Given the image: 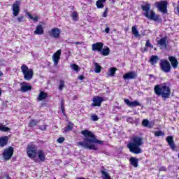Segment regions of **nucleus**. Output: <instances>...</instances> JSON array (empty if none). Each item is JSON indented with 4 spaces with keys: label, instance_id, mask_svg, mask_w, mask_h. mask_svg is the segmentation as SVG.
Returning a JSON list of instances; mask_svg holds the SVG:
<instances>
[{
    "label": "nucleus",
    "instance_id": "14",
    "mask_svg": "<svg viewBox=\"0 0 179 179\" xmlns=\"http://www.w3.org/2000/svg\"><path fill=\"white\" fill-rule=\"evenodd\" d=\"M138 78V73L135 71H129L123 76L124 80H129V79H136Z\"/></svg>",
    "mask_w": 179,
    "mask_h": 179
},
{
    "label": "nucleus",
    "instance_id": "55",
    "mask_svg": "<svg viewBox=\"0 0 179 179\" xmlns=\"http://www.w3.org/2000/svg\"><path fill=\"white\" fill-rule=\"evenodd\" d=\"M113 3H115V0H112Z\"/></svg>",
    "mask_w": 179,
    "mask_h": 179
},
{
    "label": "nucleus",
    "instance_id": "58",
    "mask_svg": "<svg viewBox=\"0 0 179 179\" xmlns=\"http://www.w3.org/2000/svg\"><path fill=\"white\" fill-rule=\"evenodd\" d=\"M178 158L179 159V153L178 154Z\"/></svg>",
    "mask_w": 179,
    "mask_h": 179
},
{
    "label": "nucleus",
    "instance_id": "34",
    "mask_svg": "<svg viewBox=\"0 0 179 179\" xmlns=\"http://www.w3.org/2000/svg\"><path fill=\"white\" fill-rule=\"evenodd\" d=\"M131 33L134 34V36H135V37H139V36H141L138 31V29H136V27L135 26L131 27Z\"/></svg>",
    "mask_w": 179,
    "mask_h": 179
},
{
    "label": "nucleus",
    "instance_id": "48",
    "mask_svg": "<svg viewBox=\"0 0 179 179\" xmlns=\"http://www.w3.org/2000/svg\"><path fill=\"white\" fill-rule=\"evenodd\" d=\"M159 171H167V168H166V166H160Z\"/></svg>",
    "mask_w": 179,
    "mask_h": 179
},
{
    "label": "nucleus",
    "instance_id": "9",
    "mask_svg": "<svg viewBox=\"0 0 179 179\" xmlns=\"http://www.w3.org/2000/svg\"><path fill=\"white\" fill-rule=\"evenodd\" d=\"M156 7L162 13H167V1H166L156 2Z\"/></svg>",
    "mask_w": 179,
    "mask_h": 179
},
{
    "label": "nucleus",
    "instance_id": "24",
    "mask_svg": "<svg viewBox=\"0 0 179 179\" xmlns=\"http://www.w3.org/2000/svg\"><path fill=\"white\" fill-rule=\"evenodd\" d=\"M73 129V123L72 122H69L68 125H66L64 128H63V133L66 134L67 132H70Z\"/></svg>",
    "mask_w": 179,
    "mask_h": 179
},
{
    "label": "nucleus",
    "instance_id": "10",
    "mask_svg": "<svg viewBox=\"0 0 179 179\" xmlns=\"http://www.w3.org/2000/svg\"><path fill=\"white\" fill-rule=\"evenodd\" d=\"M49 36L53 38H59L61 36V29L59 28H52L48 31Z\"/></svg>",
    "mask_w": 179,
    "mask_h": 179
},
{
    "label": "nucleus",
    "instance_id": "11",
    "mask_svg": "<svg viewBox=\"0 0 179 179\" xmlns=\"http://www.w3.org/2000/svg\"><path fill=\"white\" fill-rule=\"evenodd\" d=\"M103 101H104V98L96 96L94 97L92 106V107H101V103H103Z\"/></svg>",
    "mask_w": 179,
    "mask_h": 179
},
{
    "label": "nucleus",
    "instance_id": "5",
    "mask_svg": "<svg viewBox=\"0 0 179 179\" xmlns=\"http://www.w3.org/2000/svg\"><path fill=\"white\" fill-rule=\"evenodd\" d=\"M21 72L24 75V80H31L34 75V71L31 69H29V66L26 64H22L21 66Z\"/></svg>",
    "mask_w": 179,
    "mask_h": 179
},
{
    "label": "nucleus",
    "instance_id": "26",
    "mask_svg": "<svg viewBox=\"0 0 179 179\" xmlns=\"http://www.w3.org/2000/svg\"><path fill=\"white\" fill-rule=\"evenodd\" d=\"M38 157L42 162H45V152H44V150H39L38 151Z\"/></svg>",
    "mask_w": 179,
    "mask_h": 179
},
{
    "label": "nucleus",
    "instance_id": "40",
    "mask_svg": "<svg viewBox=\"0 0 179 179\" xmlns=\"http://www.w3.org/2000/svg\"><path fill=\"white\" fill-rule=\"evenodd\" d=\"M155 136H164V132H163L162 131H155Z\"/></svg>",
    "mask_w": 179,
    "mask_h": 179
},
{
    "label": "nucleus",
    "instance_id": "39",
    "mask_svg": "<svg viewBox=\"0 0 179 179\" xmlns=\"http://www.w3.org/2000/svg\"><path fill=\"white\" fill-rule=\"evenodd\" d=\"M94 71H95L96 73H100V72H101V66L99 65V64L96 63Z\"/></svg>",
    "mask_w": 179,
    "mask_h": 179
},
{
    "label": "nucleus",
    "instance_id": "19",
    "mask_svg": "<svg viewBox=\"0 0 179 179\" xmlns=\"http://www.w3.org/2000/svg\"><path fill=\"white\" fill-rule=\"evenodd\" d=\"M166 141L171 150H176V144L174 143V138H173V136H168L166 138Z\"/></svg>",
    "mask_w": 179,
    "mask_h": 179
},
{
    "label": "nucleus",
    "instance_id": "36",
    "mask_svg": "<svg viewBox=\"0 0 179 179\" xmlns=\"http://www.w3.org/2000/svg\"><path fill=\"white\" fill-rule=\"evenodd\" d=\"M102 176H103V179H111V176L104 170H101Z\"/></svg>",
    "mask_w": 179,
    "mask_h": 179
},
{
    "label": "nucleus",
    "instance_id": "4",
    "mask_svg": "<svg viewBox=\"0 0 179 179\" xmlns=\"http://www.w3.org/2000/svg\"><path fill=\"white\" fill-rule=\"evenodd\" d=\"M154 92L157 96H161L164 100H167L171 94V90L167 85H156L154 87Z\"/></svg>",
    "mask_w": 179,
    "mask_h": 179
},
{
    "label": "nucleus",
    "instance_id": "47",
    "mask_svg": "<svg viewBox=\"0 0 179 179\" xmlns=\"http://www.w3.org/2000/svg\"><path fill=\"white\" fill-rule=\"evenodd\" d=\"M91 120L92 121H99V116H97L96 115H94L91 117Z\"/></svg>",
    "mask_w": 179,
    "mask_h": 179
},
{
    "label": "nucleus",
    "instance_id": "56",
    "mask_svg": "<svg viewBox=\"0 0 179 179\" xmlns=\"http://www.w3.org/2000/svg\"><path fill=\"white\" fill-rule=\"evenodd\" d=\"M2 94V90L0 89V96Z\"/></svg>",
    "mask_w": 179,
    "mask_h": 179
},
{
    "label": "nucleus",
    "instance_id": "7",
    "mask_svg": "<svg viewBox=\"0 0 179 179\" xmlns=\"http://www.w3.org/2000/svg\"><path fill=\"white\" fill-rule=\"evenodd\" d=\"M159 68L162 72L165 73H169L171 71V64L170 62L166 59H162L159 62Z\"/></svg>",
    "mask_w": 179,
    "mask_h": 179
},
{
    "label": "nucleus",
    "instance_id": "22",
    "mask_svg": "<svg viewBox=\"0 0 179 179\" xmlns=\"http://www.w3.org/2000/svg\"><path fill=\"white\" fill-rule=\"evenodd\" d=\"M148 48H153V45H152V43H150V40H147L146 43L145 44V48H141V52H148Z\"/></svg>",
    "mask_w": 179,
    "mask_h": 179
},
{
    "label": "nucleus",
    "instance_id": "51",
    "mask_svg": "<svg viewBox=\"0 0 179 179\" xmlns=\"http://www.w3.org/2000/svg\"><path fill=\"white\" fill-rule=\"evenodd\" d=\"M105 33H106L107 34H108V33H110V27H106L105 29Z\"/></svg>",
    "mask_w": 179,
    "mask_h": 179
},
{
    "label": "nucleus",
    "instance_id": "15",
    "mask_svg": "<svg viewBox=\"0 0 179 179\" xmlns=\"http://www.w3.org/2000/svg\"><path fill=\"white\" fill-rule=\"evenodd\" d=\"M103 47H104V43L102 42H96L92 45V51H98L100 52L103 50Z\"/></svg>",
    "mask_w": 179,
    "mask_h": 179
},
{
    "label": "nucleus",
    "instance_id": "53",
    "mask_svg": "<svg viewBox=\"0 0 179 179\" xmlns=\"http://www.w3.org/2000/svg\"><path fill=\"white\" fill-rule=\"evenodd\" d=\"M2 76H3V73L1 71H0V79L1 78H2Z\"/></svg>",
    "mask_w": 179,
    "mask_h": 179
},
{
    "label": "nucleus",
    "instance_id": "45",
    "mask_svg": "<svg viewBox=\"0 0 179 179\" xmlns=\"http://www.w3.org/2000/svg\"><path fill=\"white\" fill-rule=\"evenodd\" d=\"M72 17H73V19H74V20H78V12H76V11L73 12Z\"/></svg>",
    "mask_w": 179,
    "mask_h": 179
},
{
    "label": "nucleus",
    "instance_id": "42",
    "mask_svg": "<svg viewBox=\"0 0 179 179\" xmlns=\"http://www.w3.org/2000/svg\"><path fill=\"white\" fill-rule=\"evenodd\" d=\"M61 108H62V114L63 115H65V106L64 105V101H62V103H61Z\"/></svg>",
    "mask_w": 179,
    "mask_h": 179
},
{
    "label": "nucleus",
    "instance_id": "28",
    "mask_svg": "<svg viewBox=\"0 0 179 179\" xmlns=\"http://www.w3.org/2000/svg\"><path fill=\"white\" fill-rule=\"evenodd\" d=\"M38 122H40L39 120L31 119L28 124V127L29 128H34V127L38 125Z\"/></svg>",
    "mask_w": 179,
    "mask_h": 179
},
{
    "label": "nucleus",
    "instance_id": "1",
    "mask_svg": "<svg viewBox=\"0 0 179 179\" xmlns=\"http://www.w3.org/2000/svg\"><path fill=\"white\" fill-rule=\"evenodd\" d=\"M81 134L83 135L85 138L84 142L80 141L78 143V146H83L90 150H99V147L94 144L89 143H98V145H104V142L97 139V137L93 134V132L89 130H83Z\"/></svg>",
    "mask_w": 179,
    "mask_h": 179
},
{
    "label": "nucleus",
    "instance_id": "31",
    "mask_svg": "<svg viewBox=\"0 0 179 179\" xmlns=\"http://www.w3.org/2000/svg\"><path fill=\"white\" fill-rule=\"evenodd\" d=\"M100 52L103 57H108V55H110V48L106 47V48H102Z\"/></svg>",
    "mask_w": 179,
    "mask_h": 179
},
{
    "label": "nucleus",
    "instance_id": "41",
    "mask_svg": "<svg viewBox=\"0 0 179 179\" xmlns=\"http://www.w3.org/2000/svg\"><path fill=\"white\" fill-rule=\"evenodd\" d=\"M71 69L76 71V72H79V66L76 64H71Z\"/></svg>",
    "mask_w": 179,
    "mask_h": 179
},
{
    "label": "nucleus",
    "instance_id": "33",
    "mask_svg": "<svg viewBox=\"0 0 179 179\" xmlns=\"http://www.w3.org/2000/svg\"><path fill=\"white\" fill-rule=\"evenodd\" d=\"M142 125L143 127H148V128H152L153 125H152V122H149L147 119H144L142 121Z\"/></svg>",
    "mask_w": 179,
    "mask_h": 179
},
{
    "label": "nucleus",
    "instance_id": "29",
    "mask_svg": "<svg viewBox=\"0 0 179 179\" xmlns=\"http://www.w3.org/2000/svg\"><path fill=\"white\" fill-rule=\"evenodd\" d=\"M106 1L107 0H98L96 2V8H98V9H103V8H104L103 3L106 2Z\"/></svg>",
    "mask_w": 179,
    "mask_h": 179
},
{
    "label": "nucleus",
    "instance_id": "21",
    "mask_svg": "<svg viewBox=\"0 0 179 179\" xmlns=\"http://www.w3.org/2000/svg\"><path fill=\"white\" fill-rule=\"evenodd\" d=\"M160 60V58L157 55H151L148 62L150 63L151 65H156L157 62Z\"/></svg>",
    "mask_w": 179,
    "mask_h": 179
},
{
    "label": "nucleus",
    "instance_id": "16",
    "mask_svg": "<svg viewBox=\"0 0 179 179\" xmlns=\"http://www.w3.org/2000/svg\"><path fill=\"white\" fill-rule=\"evenodd\" d=\"M21 87H20V92L22 93H26L27 92H30L31 89H33V87L31 85H29L27 84L26 82H23L21 84Z\"/></svg>",
    "mask_w": 179,
    "mask_h": 179
},
{
    "label": "nucleus",
    "instance_id": "3",
    "mask_svg": "<svg viewBox=\"0 0 179 179\" xmlns=\"http://www.w3.org/2000/svg\"><path fill=\"white\" fill-rule=\"evenodd\" d=\"M142 10H144L145 12L144 13V16L147 17V19H149L150 20H153L154 22H157L159 23V22H162V17L159 15H157L153 10H150V4L146 3L144 6H141Z\"/></svg>",
    "mask_w": 179,
    "mask_h": 179
},
{
    "label": "nucleus",
    "instance_id": "43",
    "mask_svg": "<svg viewBox=\"0 0 179 179\" xmlns=\"http://www.w3.org/2000/svg\"><path fill=\"white\" fill-rule=\"evenodd\" d=\"M39 129L41 131H47V125L46 124H43L38 127Z\"/></svg>",
    "mask_w": 179,
    "mask_h": 179
},
{
    "label": "nucleus",
    "instance_id": "38",
    "mask_svg": "<svg viewBox=\"0 0 179 179\" xmlns=\"http://www.w3.org/2000/svg\"><path fill=\"white\" fill-rule=\"evenodd\" d=\"M27 15L28 17H29V18L31 19V20H34V22H38V16L33 17V15L30 13H27Z\"/></svg>",
    "mask_w": 179,
    "mask_h": 179
},
{
    "label": "nucleus",
    "instance_id": "59",
    "mask_svg": "<svg viewBox=\"0 0 179 179\" xmlns=\"http://www.w3.org/2000/svg\"><path fill=\"white\" fill-rule=\"evenodd\" d=\"M150 76H153V75H150Z\"/></svg>",
    "mask_w": 179,
    "mask_h": 179
},
{
    "label": "nucleus",
    "instance_id": "20",
    "mask_svg": "<svg viewBox=\"0 0 179 179\" xmlns=\"http://www.w3.org/2000/svg\"><path fill=\"white\" fill-rule=\"evenodd\" d=\"M8 142H9V137L8 136H4L0 137V146L1 148H3L8 145Z\"/></svg>",
    "mask_w": 179,
    "mask_h": 179
},
{
    "label": "nucleus",
    "instance_id": "52",
    "mask_svg": "<svg viewBox=\"0 0 179 179\" xmlns=\"http://www.w3.org/2000/svg\"><path fill=\"white\" fill-rule=\"evenodd\" d=\"M75 44L76 45H82V44H83V42H76Z\"/></svg>",
    "mask_w": 179,
    "mask_h": 179
},
{
    "label": "nucleus",
    "instance_id": "46",
    "mask_svg": "<svg viewBox=\"0 0 179 179\" xmlns=\"http://www.w3.org/2000/svg\"><path fill=\"white\" fill-rule=\"evenodd\" d=\"M107 15H108V8H106L105 10L103 13V17H107Z\"/></svg>",
    "mask_w": 179,
    "mask_h": 179
},
{
    "label": "nucleus",
    "instance_id": "44",
    "mask_svg": "<svg viewBox=\"0 0 179 179\" xmlns=\"http://www.w3.org/2000/svg\"><path fill=\"white\" fill-rule=\"evenodd\" d=\"M57 142L58 143H64L65 142V138L64 137H59L57 140Z\"/></svg>",
    "mask_w": 179,
    "mask_h": 179
},
{
    "label": "nucleus",
    "instance_id": "18",
    "mask_svg": "<svg viewBox=\"0 0 179 179\" xmlns=\"http://www.w3.org/2000/svg\"><path fill=\"white\" fill-rule=\"evenodd\" d=\"M124 102L129 106V107H138L141 106V103L139 101L134 100L133 101H129L128 99H124Z\"/></svg>",
    "mask_w": 179,
    "mask_h": 179
},
{
    "label": "nucleus",
    "instance_id": "6",
    "mask_svg": "<svg viewBox=\"0 0 179 179\" xmlns=\"http://www.w3.org/2000/svg\"><path fill=\"white\" fill-rule=\"evenodd\" d=\"M27 155L29 159L37 157V145L31 142L27 145Z\"/></svg>",
    "mask_w": 179,
    "mask_h": 179
},
{
    "label": "nucleus",
    "instance_id": "13",
    "mask_svg": "<svg viewBox=\"0 0 179 179\" xmlns=\"http://www.w3.org/2000/svg\"><path fill=\"white\" fill-rule=\"evenodd\" d=\"M13 15L14 16H17L20 12V1H16L12 6Z\"/></svg>",
    "mask_w": 179,
    "mask_h": 179
},
{
    "label": "nucleus",
    "instance_id": "8",
    "mask_svg": "<svg viewBox=\"0 0 179 179\" xmlns=\"http://www.w3.org/2000/svg\"><path fill=\"white\" fill-rule=\"evenodd\" d=\"M13 153H15V150L11 146L4 149L2 154L4 160H10V159H12V156H13Z\"/></svg>",
    "mask_w": 179,
    "mask_h": 179
},
{
    "label": "nucleus",
    "instance_id": "57",
    "mask_svg": "<svg viewBox=\"0 0 179 179\" xmlns=\"http://www.w3.org/2000/svg\"><path fill=\"white\" fill-rule=\"evenodd\" d=\"M101 169H103V170H106V168H104V166H102Z\"/></svg>",
    "mask_w": 179,
    "mask_h": 179
},
{
    "label": "nucleus",
    "instance_id": "27",
    "mask_svg": "<svg viewBox=\"0 0 179 179\" xmlns=\"http://www.w3.org/2000/svg\"><path fill=\"white\" fill-rule=\"evenodd\" d=\"M129 163L131 166H133V167H135L136 169L138 164V158L131 157L129 159Z\"/></svg>",
    "mask_w": 179,
    "mask_h": 179
},
{
    "label": "nucleus",
    "instance_id": "2",
    "mask_svg": "<svg viewBox=\"0 0 179 179\" xmlns=\"http://www.w3.org/2000/svg\"><path fill=\"white\" fill-rule=\"evenodd\" d=\"M142 145H143V138L140 136H134L127 143V148L134 155H141L142 153V148H141Z\"/></svg>",
    "mask_w": 179,
    "mask_h": 179
},
{
    "label": "nucleus",
    "instance_id": "12",
    "mask_svg": "<svg viewBox=\"0 0 179 179\" xmlns=\"http://www.w3.org/2000/svg\"><path fill=\"white\" fill-rule=\"evenodd\" d=\"M168 59L169 61V64H171V66L173 69H177L178 68L179 62L178 59H177V57L174 56H169Z\"/></svg>",
    "mask_w": 179,
    "mask_h": 179
},
{
    "label": "nucleus",
    "instance_id": "49",
    "mask_svg": "<svg viewBox=\"0 0 179 179\" xmlns=\"http://www.w3.org/2000/svg\"><path fill=\"white\" fill-rule=\"evenodd\" d=\"M24 19V16H23V15H22L20 17H17V22H19L20 23L21 22H23Z\"/></svg>",
    "mask_w": 179,
    "mask_h": 179
},
{
    "label": "nucleus",
    "instance_id": "23",
    "mask_svg": "<svg viewBox=\"0 0 179 179\" xmlns=\"http://www.w3.org/2000/svg\"><path fill=\"white\" fill-rule=\"evenodd\" d=\"M34 34H36L38 36H41L42 34H44V29L43 28V25L38 24L36 30L34 31Z\"/></svg>",
    "mask_w": 179,
    "mask_h": 179
},
{
    "label": "nucleus",
    "instance_id": "32",
    "mask_svg": "<svg viewBox=\"0 0 179 179\" xmlns=\"http://www.w3.org/2000/svg\"><path fill=\"white\" fill-rule=\"evenodd\" d=\"M115 72H117V68L112 67V68L109 69L107 75H108V76L114 77V76H115Z\"/></svg>",
    "mask_w": 179,
    "mask_h": 179
},
{
    "label": "nucleus",
    "instance_id": "50",
    "mask_svg": "<svg viewBox=\"0 0 179 179\" xmlns=\"http://www.w3.org/2000/svg\"><path fill=\"white\" fill-rule=\"evenodd\" d=\"M78 79H79V80H83V79H85V76L80 75L78 77Z\"/></svg>",
    "mask_w": 179,
    "mask_h": 179
},
{
    "label": "nucleus",
    "instance_id": "37",
    "mask_svg": "<svg viewBox=\"0 0 179 179\" xmlns=\"http://www.w3.org/2000/svg\"><path fill=\"white\" fill-rule=\"evenodd\" d=\"M64 87H65V81H64V80H60L59 85L58 87L59 90L62 91L64 90Z\"/></svg>",
    "mask_w": 179,
    "mask_h": 179
},
{
    "label": "nucleus",
    "instance_id": "25",
    "mask_svg": "<svg viewBox=\"0 0 179 179\" xmlns=\"http://www.w3.org/2000/svg\"><path fill=\"white\" fill-rule=\"evenodd\" d=\"M47 97H48V94L45 93L44 91H41L38 96V101H43V100H45Z\"/></svg>",
    "mask_w": 179,
    "mask_h": 179
},
{
    "label": "nucleus",
    "instance_id": "17",
    "mask_svg": "<svg viewBox=\"0 0 179 179\" xmlns=\"http://www.w3.org/2000/svg\"><path fill=\"white\" fill-rule=\"evenodd\" d=\"M54 65H58L59 59H61V50H58L52 57Z\"/></svg>",
    "mask_w": 179,
    "mask_h": 179
},
{
    "label": "nucleus",
    "instance_id": "35",
    "mask_svg": "<svg viewBox=\"0 0 179 179\" xmlns=\"http://www.w3.org/2000/svg\"><path fill=\"white\" fill-rule=\"evenodd\" d=\"M0 131H1V132H9L10 128L5 127V125L0 123Z\"/></svg>",
    "mask_w": 179,
    "mask_h": 179
},
{
    "label": "nucleus",
    "instance_id": "54",
    "mask_svg": "<svg viewBox=\"0 0 179 179\" xmlns=\"http://www.w3.org/2000/svg\"><path fill=\"white\" fill-rule=\"evenodd\" d=\"M6 179H12V178H10V176H9V175H6Z\"/></svg>",
    "mask_w": 179,
    "mask_h": 179
},
{
    "label": "nucleus",
    "instance_id": "30",
    "mask_svg": "<svg viewBox=\"0 0 179 179\" xmlns=\"http://www.w3.org/2000/svg\"><path fill=\"white\" fill-rule=\"evenodd\" d=\"M157 43L161 45V46H163L164 47H167V38L166 37H164V38H162Z\"/></svg>",
    "mask_w": 179,
    "mask_h": 179
}]
</instances>
